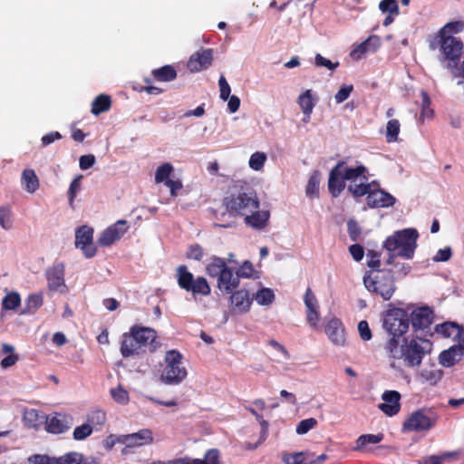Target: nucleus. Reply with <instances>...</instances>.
I'll list each match as a JSON object with an SVG mask.
<instances>
[{"mask_svg":"<svg viewBox=\"0 0 464 464\" xmlns=\"http://www.w3.org/2000/svg\"><path fill=\"white\" fill-rule=\"evenodd\" d=\"M432 343L425 338L419 336L411 339L402 338L401 343L394 339H388L384 348L389 355L393 359L403 360L407 367H418L427 353H430Z\"/></svg>","mask_w":464,"mask_h":464,"instance_id":"f257e3e1","label":"nucleus"},{"mask_svg":"<svg viewBox=\"0 0 464 464\" xmlns=\"http://www.w3.org/2000/svg\"><path fill=\"white\" fill-rule=\"evenodd\" d=\"M160 346L157 341V332L150 327L134 324L128 333H124L121 341L122 357L139 356L147 352H155Z\"/></svg>","mask_w":464,"mask_h":464,"instance_id":"f03ea898","label":"nucleus"},{"mask_svg":"<svg viewBox=\"0 0 464 464\" xmlns=\"http://www.w3.org/2000/svg\"><path fill=\"white\" fill-rule=\"evenodd\" d=\"M232 189L233 191L223 198V205L230 215L245 217L259 208L256 194L246 181H235Z\"/></svg>","mask_w":464,"mask_h":464,"instance_id":"7ed1b4c3","label":"nucleus"},{"mask_svg":"<svg viewBox=\"0 0 464 464\" xmlns=\"http://www.w3.org/2000/svg\"><path fill=\"white\" fill-rule=\"evenodd\" d=\"M430 48L439 49V61L453 77L460 65L463 53V43L455 36L436 34L430 43Z\"/></svg>","mask_w":464,"mask_h":464,"instance_id":"20e7f679","label":"nucleus"},{"mask_svg":"<svg viewBox=\"0 0 464 464\" xmlns=\"http://www.w3.org/2000/svg\"><path fill=\"white\" fill-rule=\"evenodd\" d=\"M419 233L415 228H405L395 231L383 242V248L388 252H396L397 256L411 259L417 248Z\"/></svg>","mask_w":464,"mask_h":464,"instance_id":"39448f33","label":"nucleus"},{"mask_svg":"<svg viewBox=\"0 0 464 464\" xmlns=\"http://www.w3.org/2000/svg\"><path fill=\"white\" fill-rule=\"evenodd\" d=\"M382 326L389 335L388 339H394L397 343H401L410 327L407 311L397 307L388 309L383 314Z\"/></svg>","mask_w":464,"mask_h":464,"instance_id":"423d86ee","label":"nucleus"},{"mask_svg":"<svg viewBox=\"0 0 464 464\" xmlns=\"http://www.w3.org/2000/svg\"><path fill=\"white\" fill-rule=\"evenodd\" d=\"M176 278L178 285L182 290L192 294L194 297L198 295L207 296L211 293V287L208 280L203 276L194 277L185 265H180L176 268Z\"/></svg>","mask_w":464,"mask_h":464,"instance_id":"0eeeda50","label":"nucleus"},{"mask_svg":"<svg viewBox=\"0 0 464 464\" xmlns=\"http://www.w3.org/2000/svg\"><path fill=\"white\" fill-rule=\"evenodd\" d=\"M182 354L177 350H169L166 353L165 367L161 372L160 380L165 384H179L188 375L186 368L182 365Z\"/></svg>","mask_w":464,"mask_h":464,"instance_id":"6e6552de","label":"nucleus"},{"mask_svg":"<svg viewBox=\"0 0 464 464\" xmlns=\"http://www.w3.org/2000/svg\"><path fill=\"white\" fill-rule=\"evenodd\" d=\"M363 281L370 292L379 295L384 301L390 300L396 290L393 272L391 269H378L373 278L364 277Z\"/></svg>","mask_w":464,"mask_h":464,"instance_id":"1a4fd4ad","label":"nucleus"},{"mask_svg":"<svg viewBox=\"0 0 464 464\" xmlns=\"http://www.w3.org/2000/svg\"><path fill=\"white\" fill-rule=\"evenodd\" d=\"M437 420V415L430 411L417 410L403 421L401 430L402 432L427 431L436 425Z\"/></svg>","mask_w":464,"mask_h":464,"instance_id":"9d476101","label":"nucleus"},{"mask_svg":"<svg viewBox=\"0 0 464 464\" xmlns=\"http://www.w3.org/2000/svg\"><path fill=\"white\" fill-rule=\"evenodd\" d=\"M415 333L421 332L425 336H432L430 326L434 321V312L429 306L414 309L409 316Z\"/></svg>","mask_w":464,"mask_h":464,"instance_id":"9b49d317","label":"nucleus"},{"mask_svg":"<svg viewBox=\"0 0 464 464\" xmlns=\"http://www.w3.org/2000/svg\"><path fill=\"white\" fill-rule=\"evenodd\" d=\"M75 246L80 248L86 258L93 257L97 247L93 243V228L84 225L75 231Z\"/></svg>","mask_w":464,"mask_h":464,"instance_id":"f8f14e48","label":"nucleus"},{"mask_svg":"<svg viewBox=\"0 0 464 464\" xmlns=\"http://www.w3.org/2000/svg\"><path fill=\"white\" fill-rule=\"evenodd\" d=\"M152 432L149 429L140 430L137 432L122 435L121 444L125 445L122 454L129 453L130 448L141 447L152 443Z\"/></svg>","mask_w":464,"mask_h":464,"instance_id":"ddd939ff","label":"nucleus"},{"mask_svg":"<svg viewBox=\"0 0 464 464\" xmlns=\"http://www.w3.org/2000/svg\"><path fill=\"white\" fill-rule=\"evenodd\" d=\"M128 229L129 227L126 220H118L101 234L98 243L102 246H111L115 241L121 239Z\"/></svg>","mask_w":464,"mask_h":464,"instance_id":"4468645a","label":"nucleus"},{"mask_svg":"<svg viewBox=\"0 0 464 464\" xmlns=\"http://www.w3.org/2000/svg\"><path fill=\"white\" fill-rule=\"evenodd\" d=\"M396 198L389 192L378 187H372V191L366 197L367 206L371 208H389L395 204Z\"/></svg>","mask_w":464,"mask_h":464,"instance_id":"2eb2a0df","label":"nucleus"},{"mask_svg":"<svg viewBox=\"0 0 464 464\" xmlns=\"http://www.w3.org/2000/svg\"><path fill=\"white\" fill-rule=\"evenodd\" d=\"M212 62L213 50L210 48H201L189 57L187 66L191 72H197L208 68Z\"/></svg>","mask_w":464,"mask_h":464,"instance_id":"dca6fc26","label":"nucleus"},{"mask_svg":"<svg viewBox=\"0 0 464 464\" xmlns=\"http://www.w3.org/2000/svg\"><path fill=\"white\" fill-rule=\"evenodd\" d=\"M344 164V161H339L329 173L328 190L334 198H337L345 188V179L343 175Z\"/></svg>","mask_w":464,"mask_h":464,"instance_id":"f3484780","label":"nucleus"},{"mask_svg":"<svg viewBox=\"0 0 464 464\" xmlns=\"http://www.w3.org/2000/svg\"><path fill=\"white\" fill-rule=\"evenodd\" d=\"M325 334L334 345L344 346L346 343L345 330L339 318H332L325 325Z\"/></svg>","mask_w":464,"mask_h":464,"instance_id":"a211bd4d","label":"nucleus"},{"mask_svg":"<svg viewBox=\"0 0 464 464\" xmlns=\"http://www.w3.org/2000/svg\"><path fill=\"white\" fill-rule=\"evenodd\" d=\"M382 399V403L379 404V409L387 416L392 417L399 413L401 410V394L397 391H385Z\"/></svg>","mask_w":464,"mask_h":464,"instance_id":"6ab92c4d","label":"nucleus"},{"mask_svg":"<svg viewBox=\"0 0 464 464\" xmlns=\"http://www.w3.org/2000/svg\"><path fill=\"white\" fill-rule=\"evenodd\" d=\"M304 302L306 306L307 322L312 327L315 328L317 327L320 317L318 311L319 306L317 299L310 287H308L305 291Z\"/></svg>","mask_w":464,"mask_h":464,"instance_id":"aec40b11","label":"nucleus"},{"mask_svg":"<svg viewBox=\"0 0 464 464\" xmlns=\"http://www.w3.org/2000/svg\"><path fill=\"white\" fill-rule=\"evenodd\" d=\"M65 266L63 263L54 264L46 270L48 287L52 291H57L64 285Z\"/></svg>","mask_w":464,"mask_h":464,"instance_id":"412c9836","label":"nucleus"},{"mask_svg":"<svg viewBox=\"0 0 464 464\" xmlns=\"http://www.w3.org/2000/svg\"><path fill=\"white\" fill-rule=\"evenodd\" d=\"M230 294V304L233 309L238 313H247L253 302V299L250 297L248 291L240 289L232 291Z\"/></svg>","mask_w":464,"mask_h":464,"instance_id":"4be33fe9","label":"nucleus"},{"mask_svg":"<svg viewBox=\"0 0 464 464\" xmlns=\"http://www.w3.org/2000/svg\"><path fill=\"white\" fill-rule=\"evenodd\" d=\"M239 285V278L237 275L233 274L232 268H226L225 271L218 277L217 286L222 292L230 294Z\"/></svg>","mask_w":464,"mask_h":464,"instance_id":"5701e85b","label":"nucleus"},{"mask_svg":"<svg viewBox=\"0 0 464 464\" xmlns=\"http://www.w3.org/2000/svg\"><path fill=\"white\" fill-rule=\"evenodd\" d=\"M72 425V418L62 413H56L46 420L49 432L59 434L68 430Z\"/></svg>","mask_w":464,"mask_h":464,"instance_id":"b1692460","label":"nucleus"},{"mask_svg":"<svg viewBox=\"0 0 464 464\" xmlns=\"http://www.w3.org/2000/svg\"><path fill=\"white\" fill-rule=\"evenodd\" d=\"M177 464H222L220 461L219 451L216 449L208 450L204 459H193L190 457H183L176 459Z\"/></svg>","mask_w":464,"mask_h":464,"instance_id":"393cba45","label":"nucleus"},{"mask_svg":"<svg viewBox=\"0 0 464 464\" xmlns=\"http://www.w3.org/2000/svg\"><path fill=\"white\" fill-rule=\"evenodd\" d=\"M463 351L460 347L456 344L450 346L449 349L444 350L439 355V361L441 365L444 367H451L456 362H459L462 359Z\"/></svg>","mask_w":464,"mask_h":464,"instance_id":"a878e982","label":"nucleus"},{"mask_svg":"<svg viewBox=\"0 0 464 464\" xmlns=\"http://www.w3.org/2000/svg\"><path fill=\"white\" fill-rule=\"evenodd\" d=\"M270 214L268 211H259L256 209L245 216V223L253 228L262 229L266 226Z\"/></svg>","mask_w":464,"mask_h":464,"instance_id":"bb28decb","label":"nucleus"},{"mask_svg":"<svg viewBox=\"0 0 464 464\" xmlns=\"http://www.w3.org/2000/svg\"><path fill=\"white\" fill-rule=\"evenodd\" d=\"M435 332L439 334H441L445 338L452 337L455 340L457 335L461 334L462 325L455 322L448 321L437 324L435 326Z\"/></svg>","mask_w":464,"mask_h":464,"instance_id":"cd10ccee","label":"nucleus"},{"mask_svg":"<svg viewBox=\"0 0 464 464\" xmlns=\"http://www.w3.org/2000/svg\"><path fill=\"white\" fill-rule=\"evenodd\" d=\"M151 75L158 82H171L177 78V71L172 65H164L152 70Z\"/></svg>","mask_w":464,"mask_h":464,"instance_id":"c85d7f7f","label":"nucleus"},{"mask_svg":"<svg viewBox=\"0 0 464 464\" xmlns=\"http://www.w3.org/2000/svg\"><path fill=\"white\" fill-rule=\"evenodd\" d=\"M226 268H227V265L224 258L212 256L210 262L206 266V273L210 277L218 278Z\"/></svg>","mask_w":464,"mask_h":464,"instance_id":"c756f323","label":"nucleus"},{"mask_svg":"<svg viewBox=\"0 0 464 464\" xmlns=\"http://www.w3.org/2000/svg\"><path fill=\"white\" fill-rule=\"evenodd\" d=\"M22 184L24 189L31 194L39 188V179L34 169H24L23 171Z\"/></svg>","mask_w":464,"mask_h":464,"instance_id":"7c9ffc66","label":"nucleus"},{"mask_svg":"<svg viewBox=\"0 0 464 464\" xmlns=\"http://www.w3.org/2000/svg\"><path fill=\"white\" fill-rule=\"evenodd\" d=\"M111 97L106 94H100L92 102L91 111L94 115H99L102 112L109 111L111 109Z\"/></svg>","mask_w":464,"mask_h":464,"instance_id":"2f4dec72","label":"nucleus"},{"mask_svg":"<svg viewBox=\"0 0 464 464\" xmlns=\"http://www.w3.org/2000/svg\"><path fill=\"white\" fill-rule=\"evenodd\" d=\"M377 181H372L370 183H360V184H350L348 190L351 192L353 198H361L362 196L368 197V194L372 191V187H378Z\"/></svg>","mask_w":464,"mask_h":464,"instance_id":"473e14b6","label":"nucleus"},{"mask_svg":"<svg viewBox=\"0 0 464 464\" xmlns=\"http://www.w3.org/2000/svg\"><path fill=\"white\" fill-rule=\"evenodd\" d=\"M383 434H362L356 440V445L353 447L354 451H362L368 443L377 444L383 440Z\"/></svg>","mask_w":464,"mask_h":464,"instance_id":"72a5a7b5","label":"nucleus"},{"mask_svg":"<svg viewBox=\"0 0 464 464\" xmlns=\"http://www.w3.org/2000/svg\"><path fill=\"white\" fill-rule=\"evenodd\" d=\"M298 104L305 116L310 119L313 112L314 102L312 97L311 90L305 91L298 97Z\"/></svg>","mask_w":464,"mask_h":464,"instance_id":"f704fd0d","label":"nucleus"},{"mask_svg":"<svg viewBox=\"0 0 464 464\" xmlns=\"http://www.w3.org/2000/svg\"><path fill=\"white\" fill-rule=\"evenodd\" d=\"M319 184H320V179H319V172L314 171L309 178L305 193L306 196L310 198H318L319 196Z\"/></svg>","mask_w":464,"mask_h":464,"instance_id":"c9c22d12","label":"nucleus"},{"mask_svg":"<svg viewBox=\"0 0 464 464\" xmlns=\"http://www.w3.org/2000/svg\"><path fill=\"white\" fill-rule=\"evenodd\" d=\"M367 172L366 167L363 165H359L355 168H346L343 169V175L345 180H353L359 177L362 178L365 181L368 180V177L365 176Z\"/></svg>","mask_w":464,"mask_h":464,"instance_id":"e433bc0d","label":"nucleus"},{"mask_svg":"<svg viewBox=\"0 0 464 464\" xmlns=\"http://www.w3.org/2000/svg\"><path fill=\"white\" fill-rule=\"evenodd\" d=\"M372 40H374L375 42H378V38L376 36L369 37L367 40L361 43L360 44H358L352 50V52L350 53L351 57L354 60L361 59L362 57V55L369 51L370 45L372 44Z\"/></svg>","mask_w":464,"mask_h":464,"instance_id":"4c0bfd02","label":"nucleus"},{"mask_svg":"<svg viewBox=\"0 0 464 464\" xmlns=\"http://www.w3.org/2000/svg\"><path fill=\"white\" fill-rule=\"evenodd\" d=\"M401 124L398 120H390L386 126V140L389 143L398 140Z\"/></svg>","mask_w":464,"mask_h":464,"instance_id":"58836bf2","label":"nucleus"},{"mask_svg":"<svg viewBox=\"0 0 464 464\" xmlns=\"http://www.w3.org/2000/svg\"><path fill=\"white\" fill-rule=\"evenodd\" d=\"M310 453L308 452H295L284 455V461L286 464H306L309 462Z\"/></svg>","mask_w":464,"mask_h":464,"instance_id":"ea45409f","label":"nucleus"},{"mask_svg":"<svg viewBox=\"0 0 464 464\" xmlns=\"http://www.w3.org/2000/svg\"><path fill=\"white\" fill-rule=\"evenodd\" d=\"M255 298L260 305H269L275 300V294L270 288H262L255 295Z\"/></svg>","mask_w":464,"mask_h":464,"instance_id":"a19ab883","label":"nucleus"},{"mask_svg":"<svg viewBox=\"0 0 464 464\" xmlns=\"http://www.w3.org/2000/svg\"><path fill=\"white\" fill-rule=\"evenodd\" d=\"M21 304V297L16 292L8 293L2 301L3 308L5 310H14Z\"/></svg>","mask_w":464,"mask_h":464,"instance_id":"79ce46f5","label":"nucleus"},{"mask_svg":"<svg viewBox=\"0 0 464 464\" xmlns=\"http://www.w3.org/2000/svg\"><path fill=\"white\" fill-rule=\"evenodd\" d=\"M172 171H173V166L169 162L163 163L162 165L158 167V169H156V172H155L156 183H161V182L165 183L167 179H169V177L170 176Z\"/></svg>","mask_w":464,"mask_h":464,"instance_id":"37998d69","label":"nucleus"},{"mask_svg":"<svg viewBox=\"0 0 464 464\" xmlns=\"http://www.w3.org/2000/svg\"><path fill=\"white\" fill-rule=\"evenodd\" d=\"M464 28V24L460 21L450 22L445 24L437 34L442 36H452L451 34L460 33Z\"/></svg>","mask_w":464,"mask_h":464,"instance_id":"c03bdc74","label":"nucleus"},{"mask_svg":"<svg viewBox=\"0 0 464 464\" xmlns=\"http://www.w3.org/2000/svg\"><path fill=\"white\" fill-rule=\"evenodd\" d=\"M111 395L117 403L121 405H126L130 401L128 392L125 389H123L121 385L111 389Z\"/></svg>","mask_w":464,"mask_h":464,"instance_id":"a18cd8bd","label":"nucleus"},{"mask_svg":"<svg viewBox=\"0 0 464 464\" xmlns=\"http://www.w3.org/2000/svg\"><path fill=\"white\" fill-rule=\"evenodd\" d=\"M0 226L5 230L12 227V210L9 206L0 207Z\"/></svg>","mask_w":464,"mask_h":464,"instance_id":"49530a36","label":"nucleus"},{"mask_svg":"<svg viewBox=\"0 0 464 464\" xmlns=\"http://www.w3.org/2000/svg\"><path fill=\"white\" fill-rule=\"evenodd\" d=\"M266 160V155L264 152H255L249 159V167L254 170H260Z\"/></svg>","mask_w":464,"mask_h":464,"instance_id":"de8ad7c7","label":"nucleus"},{"mask_svg":"<svg viewBox=\"0 0 464 464\" xmlns=\"http://www.w3.org/2000/svg\"><path fill=\"white\" fill-rule=\"evenodd\" d=\"M421 96V111H420V118H429L433 115V110L430 108V99L427 92L421 91L420 92Z\"/></svg>","mask_w":464,"mask_h":464,"instance_id":"09e8293b","label":"nucleus"},{"mask_svg":"<svg viewBox=\"0 0 464 464\" xmlns=\"http://www.w3.org/2000/svg\"><path fill=\"white\" fill-rule=\"evenodd\" d=\"M420 377L430 385H435L442 377V372L440 370H423Z\"/></svg>","mask_w":464,"mask_h":464,"instance_id":"8fccbe9b","label":"nucleus"},{"mask_svg":"<svg viewBox=\"0 0 464 464\" xmlns=\"http://www.w3.org/2000/svg\"><path fill=\"white\" fill-rule=\"evenodd\" d=\"M92 433V427L90 423H84L78 426L73 430V439L76 440H82L88 438Z\"/></svg>","mask_w":464,"mask_h":464,"instance_id":"3c124183","label":"nucleus"},{"mask_svg":"<svg viewBox=\"0 0 464 464\" xmlns=\"http://www.w3.org/2000/svg\"><path fill=\"white\" fill-rule=\"evenodd\" d=\"M379 9L383 14H399L400 12L397 0H382L379 4Z\"/></svg>","mask_w":464,"mask_h":464,"instance_id":"603ef678","label":"nucleus"},{"mask_svg":"<svg viewBox=\"0 0 464 464\" xmlns=\"http://www.w3.org/2000/svg\"><path fill=\"white\" fill-rule=\"evenodd\" d=\"M82 179V175H79L78 177L73 179L70 184V187L68 189V198H69V204L72 208H73L74 198L76 197V194L81 188Z\"/></svg>","mask_w":464,"mask_h":464,"instance_id":"864d4df0","label":"nucleus"},{"mask_svg":"<svg viewBox=\"0 0 464 464\" xmlns=\"http://www.w3.org/2000/svg\"><path fill=\"white\" fill-rule=\"evenodd\" d=\"M204 256V249L199 244H192L186 252V258L201 261Z\"/></svg>","mask_w":464,"mask_h":464,"instance_id":"5fc2aeb1","label":"nucleus"},{"mask_svg":"<svg viewBox=\"0 0 464 464\" xmlns=\"http://www.w3.org/2000/svg\"><path fill=\"white\" fill-rule=\"evenodd\" d=\"M347 230L352 241L356 242L360 239L362 229L354 219H349L347 222Z\"/></svg>","mask_w":464,"mask_h":464,"instance_id":"6e6d98bb","label":"nucleus"},{"mask_svg":"<svg viewBox=\"0 0 464 464\" xmlns=\"http://www.w3.org/2000/svg\"><path fill=\"white\" fill-rule=\"evenodd\" d=\"M316 424H317V420L314 418H309V419L303 420L298 423V425L296 427V433L300 434V435L305 434L310 430L314 428L316 426Z\"/></svg>","mask_w":464,"mask_h":464,"instance_id":"4d7b16f0","label":"nucleus"},{"mask_svg":"<svg viewBox=\"0 0 464 464\" xmlns=\"http://www.w3.org/2000/svg\"><path fill=\"white\" fill-rule=\"evenodd\" d=\"M314 64L317 67H326L330 71L335 70L339 66V63H333L329 59L322 56L320 53H317L314 57Z\"/></svg>","mask_w":464,"mask_h":464,"instance_id":"13d9d810","label":"nucleus"},{"mask_svg":"<svg viewBox=\"0 0 464 464\" xmlns=\"http://www.w3.org/2000/svg\"><path fill=\"white\" fill-rule=\"evenodd\" d=\"M353 91V86L352 84L350 85H343L339 91L336 92L334 99L337 103H342L344 101H346L350 94Z\"/></svg>","mask_w":464,"mask_h":464,"instance_id":"bf43d9fd","label":"nucleus"},{"mask_svg":"<svg viewBox=\"0 0 464 464\" xmlns=\"http://www.w3.org/2000/svg\"><path fill=\"white\" fill-rule=\"evenodd\" d=\"M70 459L72 464H95L93 458L84 457L82 454L78 452H69Z\"/></svg>","mask_w":464,"mask_h":464,"instance_id":"052dcab7","label":"nucleus"},{"mask_svg":"<svg viewBox=\"0 0 464 464\" xmlns=\"http://www.w3.org/2000/svg\"><path fill=\"white\" fill-rule=\"evenodd\" d=\"M23 420L25 425L28 427L36 426V422L38 420V411L34 409L26 410L24 412Z\"/></svg>","mask_w":464,"mask_h":464,"instance_id":"680f3d73","label":"nucleus"},{"mask_svg":"<svg viewBox=\"0 0 464 464\" xmlns=\"http://www.w3.org/2000/svg\"><path fill=\"white\" fill-rule=\"evenodd\" d=\"M254 273V266L250 261H245L242 266L237 270V275L239 277L249 278Z\"/></svg>","mask_w":464,"mask_h":464,"instance_id":"e2e57ef3","label":"nucleus"},{"mask_svg":"<svg viewBox=\"0 0 464 464\" xmlns=\"http://www.w3.org/2000/svg\"><path fill=\"white\" fill-rule=\"evenodd\" d=\"M358 331H359V334H360V337L363 341H369V340L372 339V331L370 329V326H369V324H368L367 321L362 320V321L359 322V324H358Z\"/></svg>","mask_w":464,"mask_h":464,"instance_id":"0e129e2a","label":"nucleus"},{"mask_svg":"<svg viewBox=\"0 0 464 464\" xmlns=\"http://www.w3.org/2000/svg\"><path fill=\"white\" fill-rule=\"evenodd\" d=\"M106 420V414L103 411L98 410L91 413L88 418V421L92 424L103 425Z\"/></svg>","mask_w":464,"mask_h":464,"instance_id":"69168bd1","label":"nucleus"},{"mask_svg":"<svg viewBox=\"0 0 464 464\" xmlns=\"http://www.w3.org/2000/svg\"><path fill=\"white\" fill-rule=\"evenodd\" d=\"M218 84L220 91V99L223 101L228 100L230 95V86L223 75L220 76L218 80Z\"/></svg>","mask_w":464,"mask_h":464,"instance_id":"338daca9","label":"nucleus"},{"mask_svg":"<svg viewBox=\"0 0 464 464\" xmlns=\"http://www.w3.org/2000/svg\"><path fill=\"white\" fill-rule=\"evenodd\" d=\"M452 256L451 248L447 246L445 248H440L438 250L436 255L433 257V261L435 262H446L450 259Z\"/></svg>","mask_w":464,"mask_h":464,"instance_id":"774afa93","label":"nucleus"}]
</instances>
